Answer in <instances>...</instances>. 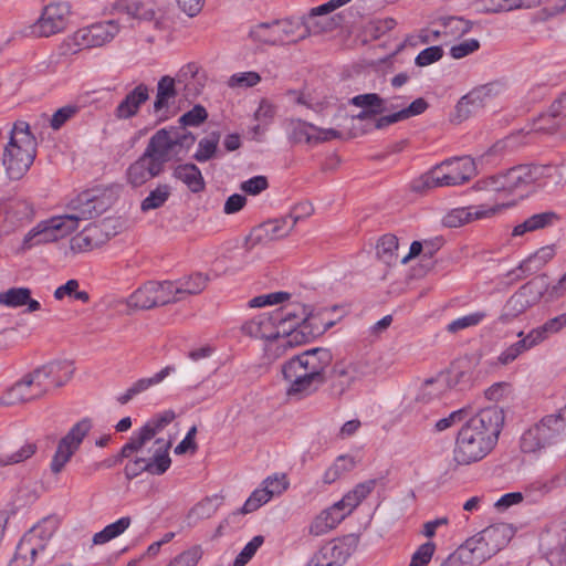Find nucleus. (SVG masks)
<instances>
[{
  "instance_id": "obj_6",
  "label": "nucleus",
  "mask_w": 566,
  "mask_h": 566,
  "mask_svg": "<svg viewBox=\"0 0 566 566\" xmlns=\"http://www.w3.org/2000/svg\"><path fill=\"white\" fill-rule=\"evenodd\" d=\"M57 527L56 517L40 521L22 536L8 566H42L52 557L48 547Z\"/></svg>"
},
{
  "instance_id": "obj_57",
  "label": "nucleus",
  "mask_w": 566,
  "mask_h": 566,
  "mask_svg": "<svg viewBox=\"0 0 566 566\" xmlns=\"http://www.w3.org/2000/svg\"><path fill=\"white\" fill-rule=\"evenodd\" d=\"M250 36L259 42L268 44L279 43V36L272 30V23H260L250 31Z\"/></svg>"
},
{
  "instance_id": "obj_2",
  "label": "nucleus",
  "mask_w": 566,
  "mask_h": 566,
  "mask_svg": "<svg viewBox=\"0 0 566 566\" xmlns=\"http://www.w3.org/2000/svg\"><path fill=\"white\" fill-rule=\"evenodd\" d=\"M504 423L503 411L488 407L471 417L459 430L454 447L458 464H470L485 458L497 442Z\"/></svg>"
},
{
  "instance_id": "obj_19",
  "label": "nucleus",
  "mask_w": 566,
  "mask_h": 566,
  "mask_svg": "<svg viewBox=\"0 0 566 566\" xmlns=\"http://www.w3.org/2000/svg\"><path fill=\"white\" fill-rule=\"evenodd\" d=\"M496 94L497 85L493 83L474 87L459 99L451 115V122L460 124L467 120L482 109Z\"/></svg>"
},
{
  "instance_id": "obj_30",
  "label": "nucleus",
  "mask_w": 566,
  "mask_h": 566,
  "mask_svg": "<svg viewBox=\"0 0 566 566\" xmlns=\"http://www.w3.org/2000/svg\"><path fill=\"white\" fill-rule=\"evenodd\" d=\"M344 513L339 512L334 504L323 510L314 517L310 525V534L321 536L335 528L343 520Z\"/></svg>"
},
{
  "instance_id": "obj_28",
  "label": "nucleus",
  "mask_w": 566,
  "mask_h": 566,
  "mask_svg": "<svg viewBox=\"0 0 566 566\" xmlns=\"http://www.w3.org/2000/svg\"><path fill=\"white\" fill-rule=\"evenodd\" d=\"M175 282V295L179 302L186 300L191 295L200 294L209 282V276L201 272H195L189 275L181 276Z\"/></svg>"
},
{
  "instance_id": "obj_42",
  "label": "nucleus",
  "mask_w": 566,
  "mask_h": 566,
  "mask_svg": "<svg viewBox=\"0 0 566 566\" xmlns=\"http://www.w3.org/2000/svg\"><path fill=\"white\" fill-rule=\"evenodd\" d=\"M130 523L132 520L129 516L120 517L116 522L105 526L102 531L95 533L93 536V543L95 545H102L116 538L129 527Z\"/></svg>"
},
{
  "instance_id": "obj_40",
  "label": "nucleus",
  "mask_w": 566,
  "mask_h": 566,
  "mask_svg": "<svg viewBox=\"0 0 566 566\" xmlns=\"http://www.w3.org/2000/svg\"><path fill=\"white\" fill-rule=\"evenodd\" d=\"M98 228L90 224L85 227L80 233L74 235L70 241V247L73 252L81 253L92 250L97 245L96 237Z\"/></svg>"
},
{
  "instance_id": "obj_14",
  "label": "nucleus",
  "mask_w": 566,
  "mask_h": 566,
  "mask_svg": "<svg viewBox=\"0 0 566 566\" xmlns=\"http://www.w3.org/2000/svg\"><path fill=\"white\" fill-rule=\"evenodd\" d=\"M72 232L61 214L51 217L40 221L24 235L20 250L24 252L41 244L55 242Z\"/></svg>"
},
{
  "instance_id": "obj_15",
  "label": "nucleus",
  "mask_w": 566,
  "mask_h": 566,
  "mask_svg": "<svg viewBox=\"0 0 566 566\" xmlns=\"http://www.w3.org/2000/svg\"><path fill=\"white\" fill-rule=\"evenodd\" d=\"M72 232L61 214L51 217L40 221L24 235L20 250L24 252L41 244L55 242Z\"/></svg>"
},
{
  "instance_id": "obj_22",
  "label": "nucleus",
  "mask_w": 566,
  "mask_h": 566,
  "mask_svg": "<svg viewBox=\"0 0 566 566\" xmlns=\"http://www.w3.org/2000/svg\"><path fill=\"white\" fill-rule=\"evenodd\" d=\"M164 170L159 168V164L154 160L145 153H143L134 163H132L126 169V181L133 188L144 186L150 179L158 177Z\"/></svg>"
},
{
  "instance_id": "obj_50",
  "label": "nucleus",
  "mask_w": 566,
  "mask_h": 566,
  "mask_svg": "<svg viewBox=\"0 0 566 566\" xmlns=\"http://www.w3.org/2000/svg\"><path fill=\"white\" fill-rule=\"evenodd\" d=\"M530 306L518 292H515L506 302L504 312L500 316L502 323H509L512 318L524 313Z\"/></svg>"
},
{
  "instance_id": "obj_7",
  "label": "nucleus",
  "mask_w": 566,
  "mask_h": 566,
  "mask_svg": "<svg viewBox=\"0 0 566 566\" xmlns=\"http://www.w3.org/2000/svg\"><path fill=\"white\" fill-rule=\"evenodd\" d=\"M195 140V136L189 132L161 128L150 137L144 153L164 170L168 161L187 153Z\"/></svg>"
},
{
  "instance_id": "obj_61",
  "label": "nucleus",
  "mask_w": 566,
  "mask_h": 566,
  "mask_svg": "<svg viewBox=\"0 0 566 566\" xmlns=\"http://www.w3.org/2000/svg\"><path fill=\"white\" fill-rule=\"evenodd\" d=\"M261 81L256 72H242L233 74L228 84L230 87H252Z\"/></svg>"
},
{
  "instance_id": "obj_52",
  "label": "nucleus",
  "mask_w": 566,
  "mask_h": 566,
  "mask_svg": "<svg viewBox=\"0 0 566 566\" xmlns=\"http://www.w3.org/2000/svg\"><path fill=\"white\" fill-rule=\"evenodd\" d=\"M486 317V313L483 311H476L468 315L458 317L450 322L447 326V331L450 333H457L459 331L473 327L479 325Z\"/></svg>"
},
{
  "instance_id": "obj_49",
  "label": "nucleus",
  "mask_w": 566,
  "mask_h": 566,
  "mask_svg": "<svg viewBox=\"0 0 566 566\" xmlns=\"http://www.w3.org/2000/svg\"><path fill=\"white\" fill-rule=\"evenodd\" d=\"M78 286L80 283L77 280H69L65 284L59 286L54 291V298L61 301L69 296L76 301H81L82 303H87L90 301V294L86 291H80Z\"/></svg>"
},
{
  "instance_id": "obj_32",
  "label": "nucleus",
  "mask_w": 566,
  "mask_h": 566,
  "mask_svg": "<svg viewBox=\"0 0 566 566\" xmlns=\"http://www.w3.org/2000/svg\"><path fill=\"white\" fill-rule=\"evenodd\" d=\"M471 30V23L459 17H447L440 20V29L434 30L433 36L438 39L443 36L444 39L452 40L463 36Z\"/></svg>"
},
{
  "instance_id": "obj_29",
  "label": "nucleus",
  "mask_w": 566,
  "mask_h": 566,
  "mask_svg": "<svg viewBox=\"0 0 566 566\" xmlns=\"http://www.w3.org/2000/svg\"><path fill=\"white\" fill-rule=\"evenodd\" d=\"M532 186L556 187L563 181V174L555 165H528Z\"/></svg>"
},
{
  "instance_id": "obj_46",
  "label": "nucleus",
  "mask_w": 566,
  "mask_h": 566,
  "mask_svg": "<svg viewBox=\"0 0 566 566\" xmlns=\"http://www.w3.org/2000/svg\"><path fill=\"white\" fill-rule=\"evenodd\" d=\"M481 541L486 545L494 543L493 549H501L509 542L507 527L504 524L491 525L481 532Z\"/></svg>"
},
{
  "instance_id": "obj_51",
  "label": "nucleus",
  "mask_w": 566,
  "mask_h": 566,
  "mask_svg": "<svg viewBox=\"0 0 566 566\" xmlns=\"http://www.w3.org/2000/svg\"><path fill=\"white\" fill-rule=\"evenodd\" d=\"M199 67L195 63H188L184 65L176 75V83L182 84L186 91V96L197 94V88H192L195 85L193 81L198 74Z\"/></svg>"
},
{
  "instance_id": "obj_16",
  "label": "nucleus",
  "mask_w": 566,
  "mask_h": 566,
  "mask_svg": "<svg viewBox=\"0 0 566 566\" xmlns=\"http://www.w3.org/2000/svg\"><path fill=\"white\" fill-rule=\"evenodd\" d=\"M67 212L61 214L72 231L78 228V222L99 216L105 210L104 201L93 190L77 195L67 203Z\"/></svg>"
},
{
  "instance_id": "obj_38",
  "label": "nucleus",
  "mask_w": 566,
  "mask_h": 566,
  "mask_svg": "<svg viewBox=\"0 0 566 566\" xmlns=\"http://www.w3.org/2000/svg\"><path fill=\"white\" fill-rule=\"evenodd\" d=\"M448 388V378L444 375L427 379L420 388L418 400L426 403L431 402L434 399H439Z\"/></svg>"
},
{
  "instance_id": "obj_17",
  "label": "nucleus",
  "mask_w": 566,
  "mask_h": 566,
  "mask_svg": "<svg viewBox=\"0 0 566 566\" xmlns=\"http://www.w3.org/2000/svg\"><path fill=\"white\" fill-rule=\"evenodd\" d=\"M92 428L91 420L82 419L75 423L70 431L57 443L56 451L52 458L50 468L55 474L60 473L74 453L78 450L83 439Z\"/></svg>"
},
{
  "instance_id": "obj_8",
  "label": "nucleus",
  "mask_w": 566,
  "mask_h": 566,
  "mask_svg": "<svg viewBox=\"0 0 566 566\" xmlns=\"http://www.w3.org/2000/svg\"><path fill=\"white\" fill-rule=\"evenodd\" d=\"M474 175V160L469 156H464L442 161L424 174L420 181L423 188L451 187L467 182Z\"/></svg>"
},
{
  "instance_id": "obj_44",
  "label": "nucleus",
  "mask_w": 566,
  "mask_h": 566,
  "mask_svg": "<svg viewBox=\"0 0 566 566\" xmlns=\"http://www.w3.org/2000/svg\"><path fill=\"white\" fill-rule=\"evenodd\" d=\"M355 467V461L352 457L339 455L334 463L326 469L323 475V482L325 484H332L343 476L346 472H349Z\"/></svg>"
},
{
  "instance_id": "obj_31",
  "label": "nucleus",
  "mask_w": 566,
  "mask_h": 566,
  "mask_svg": "<svg viewBox=\"0 0 566 566\" xmlns=\"http://www.w3.org/2000/svg\"><path fill=\"white\" fill-rule=\"evenodd\" d=\"M172 176L185 184L193 193L201 192L206 188L201 170L195 164L178 165L175 167Z\"/></svg>"
},
{
  "instance_id": "obj_4",
  "label": "nucleus",
  "mask_w": 566,
  "mask_h": 566,
  "mask_svg": "<svg viewBox=\"0 0 566 566\" xmlns=\"http://www.w3.org/2000/svg\"><path fill=\"white\" fill-rule=\"evenodd\" d=\"M73 371L74 368L70 361L49 363L17 381L3 394L1 402L11 406L41 398L51 389L67 382Z\"/></svg>"
},
{
  "instance_id": "obj_24",
  "label": "nucleus",
  "mask_w": 566,
  "mask_h": 566,
  "mask_svg": "<svg viewBox=\"0 0 566 566\" xmlns=\"http://www.w3.org/2000/svg\"><path fill=\"white\" fill-rule=\"evenodd\" d=\"M120 12L119 24L127 22L130 27L135 20H151L155 17V10L150 0H120L116 2Z\"/></svg>"
},
{
  "instance_id": "obj_53",
  "label": "nucleus",
  "mask_w": 566,
  "mask_h": 566,
  "mask_svg": "<svg viewBox=\"0 0 566 566\" xmlns=\"http://www.w3.org/2000/svg\"><path fill=\"white\" fill-rule=\"evenodd\" d=\"M219 137V134L212 133L208 137L202 138L198 144L193 158L199 163H205L212 158L217 150Z\"/></svg>"
},
{
  "instance_id": "obj_35",
  "label": "nucleus",
  "mask_w": 566,
  "mask_h": 566,
  "mask_svg": "<svg viewBox=\"0 0 566 566\" xmlns=\"http://www.w3.org/2000/svg\"><path fill=\"white\" fill-rule=\"evenodd\" d=\"M177 96L176 81L169 75L163 76L157 84L156 99L154 102L155 113H160L169 107V104Z\"/></svg>"
},
{
  "instance_id": "obj_1",
  "label": "nucleus",
  "mask_w": 566,
  "mask_h": 566,
  "mask_svg": "<svg viewBox=\"0 0 566 566\" xmlns=\"http://www.w3.org/2000/svg\"><path fill=\"white\" fill-rule=\"evenodd\" d=\"M308 316L305 305L290 303L254 316L242 326V329L254 338L276 339L277 349L292 348L307 342L305 323Z\"/></svg>"
},
{
  "instance_id": "obj_58",
  "label": "nucleus",
  "mask_w": 566,
  "mask_h": 566,
  "mask_svg": "<svg viewBox=\"0 0 566 566\" xmlns=\"http://www.w3.org/2000/svg\"><path fill=\"white\" fill-rule=\"evenodd\" d=\"M264 538L261 535L254 536L241 551L233 562V566H244L263 544Z\"/></svg>"
},
{
  "instance_id": "obj_60",
  "label": "nucleus",
  "mask_w": 566,
  "mask_h": 566,
  "mask_svg": "<svg viewBox=\"0 0 566 566\" xmlns=\"http://www.w3.org/2000/svg\"><path fill=\"white\" fill-rule=\"evenodd\" d=\"M555 252L552 247L541 248L537 252L531 255L527 260L523 261L520 265L521 270H531L530 265L532 263H536V268H541L545 263H547L551 259H553Z\"/></svg>"
},
{
  "instance_id": "obj_21",
  "label": "nucleus",
  "mask_w": 566,
  "mask_h": 566,
  "mask_svg": "<svg viewBox=\"0 0 566 566\" xmlns=\"http://www.w3.org/2000/svg\"><path fill=\"white\" fill-rule=\"evenodd\" d=\"M504 207V205H476L454 208L442 218V223L448 228H458L474 220L491 218Z\"/></svg>"
},
{
  "instance_id": "obj_41",
  "label": "nucleus",
  "mask_w": 566,
  "mask_h": 566,
  "mask_svg": "<svg viewBox=\"0 0 566 566\" xmlns=\"http://www.w3.org/2000/svg\"><path fill=\"white\" fill-rule=\"evenodd\" d=\"M171 196V187L167 184H158L140 202V210L147 212L161 208Z\"/></svg>"
},
{
  "instance_id": "obj_59",
  "label": "nucleus",
  "mask_w": 566,
  "mask_h": 566,
  "mask_svg": "<svg viewBox=\"0 0 566 566\" xmlns=\"http://www.w3.org/2000/svg\"><path fill=\"white\" fill-rule=\"evenodd\" d=\"M436 551V545L432 542H427L419 546L413 553L409 566H427Z\"/></svg>"
},
{
  "instance_id": "obj_55",
  "label": "nucleus",
  "mask_w": 566,
  "mask_h": 566,
  "mask_svg": "<svg viewBox=\"0 0 566 566\" xmlns=\"http://www.w3.org/2000/svg\"><path fill=\"white\" fill-rule=\"evenodd\" d=\"M538 430L539 429H536L534 426L523 433L521 438V449L524 452H535L548 444L545 439H543L542 434L538 433Z\"/></svg>"
},
{
  "instance_id": "obj_33",
  "label": "nucleus",
  "mask_w": 566,
  "mask_h": 566,
  "mask_svg": "<svg viewBox=\"0 0 566 566\" xmlns=\"http://www.w3.org/2000/svg\"><path fill=\"white\" fill-rule=\"evenodd\" d=\"M154 286V281L143 284L127 297V306L134 310H149L158 306Z\"/></svg>"
},
{
  "instance_id": "obj_54",
  "label": "nucleus",
  "mask_w": 566,
  "mask_h": 566,
  "mask_svg": "<svg viewBox=\"0 0 566 566\" xmlns=\"http://www.w3.org/2000/svg\"><path fill=\"white\" fill-rule=\"evenodd\" d=\"M36 451V444L33 442H25L20 447L19 450L11 454H1L0 455V464L1 465H10L23 462L30 459Z\"/></svg>"
},
{
  "instance_id": "obj_18",
  "label": "nucleus",
  "mask_w": 566,
  "mask_h": 566,
  "mask_svg": "<svg viewBox=\"0 0 566 566\" xmlns=\"http://www.w3.org/2000/svg\"><path fill=\"white\" fill-rule=\"evenodd\" d=\"M69 15L70 7L67 3H50L43 9L40 18L29 28L27 34L35 38L56 34L66 28Z\"/></svg>"
},
{
  "instance_id": "obj_3",
  "label": "nucleus",
  "mask_w": 566,
  "mask_h": 566,
  "mask_svg": "<svg viewBox=\"0 0 566 566\" xmlns=\"http://www.w3.org/2000/svg\"><path fill=\"white\" fill-rule=\"evenodd\" d=\"M333 361L332 352L316 347L294 355L281 367L287 382L286 395L303 399L315 394L327 380L326 369Z\"/></svg>"
},
{
  "instance_id": "obj_26",
  "label": "nucleus",
  "mask_w": 566,
  "mask_h": 566,
  "mask_svg": "<svg viewBox=\"0 0 566 566\" xmlns=\"http://www.w3.org/2000/svg\"><path fill=\"white\" fill-rule=\"evenodd\" d=\"M348 558L343 544L327 543L319 548L306 566H342Z\"/></svg>"
},
{
  "instance_id": "obj_20",
  "label": "nucleus",
  "mask_w": 566,
  "mask_h": 566,
  "mask_svg": "<svg viewBox=\"0 0 566 566\" xmlns=\"http://www.w3.org/2000/svg\"><path fill=\"white\" fill-rule=\"evenodd\" d=\"M290 485L285 473H274L262 482V488L255 489L243 504V514L256 511L272 497L283 494Z\"/></svg>"
},
{
  "instance_id": "obj_63",
  "label": "nucleus",
  "mask_w": 566,
  "mask_h": 566,
  "mask_svg": "<svg viewBox=\"0 0 566 566\" xmlns=\"http://www.w3.org/2000/svg\"><path fill=\"white\" fill-rule=\"evenodd\" d=\"M208 117L206 108L201 105H196L190 111L185 113L179 122L182 126H198L203 123Z\"/></svg>"
},
{
  "instance_id": "obj_64",
  "label": "nucleus",
  "mask_w": 566,
  "mask_h": 566,
  "mask_svg": "<svg viewBox=\"0 0 566 566\" xmlns=\"http://www.w3.org/2000/svg\"><path fill=\"white\" fill-rule=\"evenodd\" d=\"M78 112V107L76 105H66L59 108L51 118V127L53 129H60L69 119L74 117Z\"/></svg>"
},
{
  "instance_id": "obj_36",
  "label": "nucleus",
  "mask_w": 566,
  "mask_h": 566,
  "mask_svg": "<svg viewBox=\"0 0 566 566\" xmlns=\"http://www.w3.org/2000/svg\"><path fill=\"white\" fill-rule=\"evenodd\" d=\"M155 444H157V449L154 451L153 458L147 459V463H149L150 474L160 475L164 474L171 464L168 454L170 443L164 439H157Z\"/></svg>"
},
{
  "instance_id": "obj_56",
  "label": "nucleus",
  "mask_w": 566,
  "mask_h": 566,
  "mask_svg": "<svg viewBox=\"0 0 566 566\" xmlns=\"http://www.w3.org/2000/svg\"><path fill=\"white\" fill-rule=\"evenodd\" d=\"M154 289L156 292V300L158 306H163L169 303H177L179 300L177 295H175V282L174 281H164L156 282L154 281Z\"/></svg>"
},
{
  "instance_id": "obj_5",
  "label": "nucleus",
  "mask_w": 566,
  "mask_h": 566,
  "mask_svg": "<svg viewBox=\"0 0 566 566\" xmlns=\"http://www.w3.org/2000/svg\"><path fill=\"white\" fill-rule=\"evenodd\" d=\"M36 155V142L24 120L13 124L3 148L2 164L10 179L19 180L30 169Z\"/></svg>"
},
{
  "instance_id": "obj_27",
  "label": "nucleus",
  "mask_w": 566,
  "mask_h": 566,
  "mask_svg": "<svg viewBox=\"0 0 566 566\" xmlns=\"http://www.w3.org/2000/svg\"><path fill=\"white\" fill-rule=\"evenodd\" d=\"M176 368L175 366H166L158 373H156L154 376L148 378H140L132 384L130 387L126 389L125 392L119 395L117 397V401L120 405H126L128 401H130L134 397H136L139 394L145 392L150 387L156 386L164 381L170 374L175 373Z\"/></svg>"
},
{
  "instance_id": "obj_45",
  "label": "nucleus",
  "mask_w": 566,
  "mask_h": 566,
  "mask_svg": "<svg viewBox=\"0 0 566 566\" xmlns=\"http://www.w3.org/2000/svg\"><path fill=\"white\" fill-rule=\"evenodd\" d=\"M350 104L363 107L377 115L387 111L386 99L381 98L376 93L356 95L350 99Z\"/></svg>"
},
{
  "instance_id": "obj_34",
  "label": "nucleus",
  "mask_w": 566,
  "mask_h": 566,
  "mask_svg": "<svg viewBox=\"0 0 566 566\" xmlns=\"http://www.w3.org/2000/svg\"><path fill=\"white\" fill-rule=\"evenodd\" d=\"M289 139L294 144H315L316 126L301 119H292L286 125Z\"/></svg>"
},
{
  "instance_id": "obj_62",
  "label": "nucleus",
  "mask_w": 566,
  "mask_h": 566,
  "mask_svg": "<svg viewBox=\"0 0 566 566\" xmlns=\"http://www.w3.org/2000/svg\"><path fill=\"white\" fill-rule=\"evenodd\" d=\"M202 556V551L199 546H193L178 555L167 566H196Z\"/></svg>"
},
{
  "instance_id": "obj_12",
  "label": "nucleus",
  "mask_w": 566,
  "mask_h": 566,
  "mask_svg": "<svg viewBox=\"0 0 566 566\" xmlns=\"http://www.w3.org/2000/svg\"><path fill=\"white\" fill-rule=\"evenodd\" d=\"M72 232L61 214L51 217L40 221L24 235L20 250L24 252L41 244L55 242Z\"/></svg>"
},
{
  "instance_id": "obj_23",
  "label": "nucleus",
  "mask_w": 566,
  "mask_h": 566,
  "mask_svg": "<svg viewBox=\"0 0 566 566\" xmlns=\"http://www.w3.org/2000/svg\"><path fill=\"white\" fill-rule=\"evenodd\" d=\"M300 214L289 213L280 219L264 222L253 231L258 240H279L286 237L300 221Z\"/></svg>"
},
{
  "instance_id": "obj_25",
  "label": "nucleus",
  "mask_w": 566,
  "mask_h": 566,
  "mask_svg": "<svg viewBox=\"0 0 566 566\" xmlns=\"http://www.w3.org/2000/svg\"><path fill=\"white\" fill-rule=\"evenodd\" d=\"M149 98V90L145 84H138L117 105L115 116L118 119H128L136 116L140 106Z\"/></svg>"
},
{
  "instance_id": "obj_39",
  "label": "nucleus",
  "mask_w": 566,
  "mask_h": 566,
  "mask_svg": "<svg viewBox=\"0 0 566 566\" xmlns=\"http://www.w3.org/2000/svg\"><path fill=\"white\" fill-rule=\"evenodd\" d=\"M154 438V431L148 427L143 426L138 431L134 432L129 441L124 444L116 461H122L124 458H129L132 453L140 450L148 441Z\"/></svg>"
},
{
  "instance_id": "obj_10",
  "label": "nucleus",
  "mask_w": 566,
  "mask_h": 566,
  "mask_svg": "<svg viewBox=\"0 0 566 566\" xmlns=\"http://www.w3.org/2000/svg\"><path fill=\"white\" fill-rule=\"evenodd\" d=\"M369 374V365L363 360L336 361L329 373L328 394L332 398H342Z\"/></svg>"
},
{
  "instance_id": "obj_43",
  "label": "nucleus",
  "mask_w": 566,
  "mask_h": 566,
  "mask_svg": "<svg viewBox=\"0 0 566 566\" xmlns=\"http://www.w3.org/2000/svg\"><path fill=\"white\" fill-rule=\"evenodd\" d=\"M565 421L558 412L544 417L539 423L535 424V428L539 429L538 433L542 434L543 439L549 444L553 439L565 429Z\"/></svg>"
},
{
  "instance_id": "obj_9",
  "label": "nucleus",
  "mask_w": 566,
  "mask_h": 566,
  "mask_svg": "<svg viewBox=\"0 0 566 566\" xmlns=\"http://www.w3.org/2000/svg\"><path fill=\"white\" fill-rule=\"evenodd\" d=\"M119 20H106L92 23L76 30L66 40V45L73 53L82 50L95 49L112 42L119 33Z\"/></svg>"
},
{
  "instance_id": "obj_48",
  "label": "nucleus",
  "mask_w": 566,
  "mask_h": 566,
  "mask_svg": "<svg viewBox=\"0 0 566 566\" xmlns=\"http://www.w3.org/2000/svg\"><path fill=\"white\" fill-rule=\"evenodd\" d=\"M398 250V239L394 234L382 235L376 245V254L385 263L394 262L396 251Z\"/></svg>"
},
{
  "instance_id": "obj_11",
  "label": "nucleus",
  "mask_w": 566,
  "mask_h": 566,
  "mask_svg": "<svg viewBox=\"0 0 566 566\" xmlns=\"http://www.w3.org/2000/svg\"><path fill=\"white\" fill-rule=\"evenodd\" d=\"M530 172L528 165H518L505 172L478 180L474 188L476 190L506 193L526 190L532 186Z\"/></svg>"
},
{
  "instance_id": "obj_47",
  "label": "nucleus",
  "mask_w": 566,
  "mask_h": 566,
  "mask_svg": "<svg viewBox=\"0 0 566 566\" xmlns=\"http://www.w3.org/2000/svg\"><path fill=\"white\" fill-rule=\"evenodd\" d=\"M29 295H31L29 287H11L0 293V304L12 308L21 307L29 301Z\"/></svg>"
},
{
  "instance_id": "obj_37",
  "label": "nucleus",
  "mask_w": 566,
  "mask_h": 566,
  "mask_svg": "<svg viewBox=\"0 0 566 566\" xmlns=\"http://www.w3.org/2000/svg\"><path fill=\"white\" fill-rule=\"evenodd\" d=\"M547 276L539 275L524 284L518 289L521 296L527 301L530 307L539 302L543 296H546Z\"/></svg>"
},
{
  "instance_id": "obj_13",
  "label": "nucleus",
  "mask_w": 566,
  "mask_h": 566,
  "mask_svg": "<svg viewBox=\"0 0 566 566\" xmlns=\"http://www.w3.org/2000/svg\"><path fill=\"white\" fill-rule=\"evenodd\" d=\"M72 232L61 214L51 217L40 221L24 235L20 250L24 252L41 244L55 242Z\"/></svg>"
}]
</instances>
